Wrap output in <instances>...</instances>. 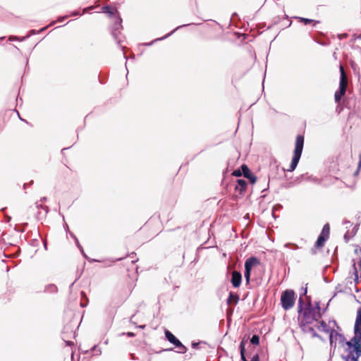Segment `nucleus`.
I'll return each instance as SVG.
<instances>
[{
    "mask_svg": "<svg viewBox=\"0 0 361 361\" xmlns=\"http://www.w3.org/2000/svg\"><path fill=\"white\" fill-rule=\"evenodd\" d=\"M302 306L303 300L300 297L298 300V321L302 330L306 331V327L310 326L314 322H317L322 317V314L318 303L316 306H313L309 302L304 309H302Z\"/></svg>",
    "mask_w": 361,
    "mask_h": 361,
    "instance_id": "f257e3e1",
    "label": "nucleus"
},
{
    "mask_svg": "<svg viewBox=\"0 0 361 361\" xmlns=\"http://www.w3.org/2000/svg\"><path fill=\"white\" fill-rule=\"evenodd\" d=\"M303 145L304 136L302 135H298L295 139L294 154L292 159V161L289 166V168L286 169L287 171H293L295 169L302 152Z\"/></svg>",
    "mask_w": 361,
    "mask_h": 361,
    "instance_id": "f03ea898",
    "label": "nucleus"
},
{
    "mask_svg": "<svg viewBox=\"0 0 361 361\" xmlns=\"http://www.w3.org/2000/svg\"><path fill=\"white\" fill-rule=\"evenodd\" d=\"M347 350L349 351V357L353 361H357L361 356V342L357 338H353L350 341L345 342Z\"/></svg>",
    "mask_w": 361,
    "mask_h": 361,
    "instance_id": "7ed1b4c3",
    "label": "nucleus"
},
{
    "mask_svg": "<svg viewBox=\"0 0 361 361\" xmlns=\"http://www.w3.org/2000/svg\"><path fill=\"white\" fill-rule=\"evenodd\" d=\"M295 302V293L293 290L287 289L282 292L281 296V305L285 310L291 309Z\"/></svg>",
    "mask_w": 361,
    "mask_h": 361,
    "instance_id": "20e7f679",
    "label": "nucleus"
},
{
    "mask_svg": "<svg viewBox=\"0 0 361 361\" xmlns=\"http://www.w3.org/2000/svg\"><path fill=\"white\" fill-rule=\"evenodd\" d=\"M341 71V78L339 83V90L335 92L334 99L337 104H339L342 97H343L346 92L348 87V77L345 72V69H340Z\"/></svg>",
    "mask_w": 361,
    "mask_h": 361,
    "instance_id": "39448f33",
    "label": "nucleus"
},
{
    "mask_svg": "<svg viewBox=\"0 0 361 361\" xmlns=\"http://www.w3.org/2000/svg\"><path fill=\"white\" fill-rule=\"evenodd\" d=\"M330 235V226L329 224H326L321 233L319 234L315 244L314 247L317 249H320L324 247L325 242L329 239Z\"/></svg>",
    "mask_w": 361,
    "mask_h": 361,
    "instance_id": "423d86ee",
    "label": "nucleus"
},
{
    "mask_svg": "<svg viewBox=\"0 0 361 361\" xmlns=\"http://www.w3.org/2000/svg\"><path fill=\"white\" fill-rule=\"evenodd\" d=\"M259 264V261L257 257H252L248 258L245 262V278L246 283L248 284L250 281L251 270L256 266Z\"/></svg>",
    "mask_w": 361,
    "mask_h": 361,
    "instance_id": "0eeeda50",
    "label": "nucleus"
},
{
    "mask_svg": "<svg viewBox=\"0 0 361 361\" xmlns=\"http://www.w3.org/2000/svg\"><path fill=\"white\" fill-rule=\"evenodd\" d=\"M329 341L330 344L334 348L336 347L337 344L344 346L345 345V338L344 336L334 329L331 331V334H329Z\"/></svg>",
    "mask_w": 361,
    "mask_h": 361,
    "instance_id": "6e6552de",
    "label": "nucleus"
},
{
    "mask_svg": "<svg viewBox=\"0 0 361 361\" xmlns=\"http://www.w3.org/2000/svg\"><path fill=\"white\" fill-rule=\"evenodd\" d=\"M165 336L167 340L175 345L177 348H178V353H185L187 351V348L185 345H183L181 342L169 330L165 331Z\"/></svg>",
    "mask_w": 361,
    "mask_h": 361,
    "instance_id": "1a4fd4ad",
    "label": "nucleus"
},
{
    "mask_svg": "<svg viewBox=\"0 0 361 361\" xmlns=\"http://www.w3.org/2000/svg\"><path fill=\"white\" fill-rule=\"evenodd\" d=\"M121 21V18H118L115 22L112 30V35L114 38L115 39L116 42L121 46L122 43V39L121 37H120V30L122 28Z\"/></svg>",
    "mask_w": 361,
    "mask_h": 361,
    "instance_id": "9d476101",
    "label": "nucleus"
},
{
    "mask_svg": "<svg viewBox=\"0 0 361 361\" xmlns=\"http://www.w3.org/2000/svg\"><path fill=\"white\" fill-rule=\"evenodd\" d=\"M241 169H242L243 176L245 178H248L250 180L251 183L254 184L256 183L257 177L250 171V170L247 166V165L243 164L241 166Z\"/></svg>",
    "mask_w": 361,
    "mask_h": 361,
    "instance_id": "9b49d317",
    "label": "nucleus"
},
{
    "mask_svg": "<svg viewBox=\"0 0 361 361\" xmlns=\"http://www.w3.org/2000/svg\"><path fill=\"white\" fill-rule=\"evenodd\" d=\"M242 275L238 271L232 272L231 283L234 288H238L241 284Z\"/></svg>",
    "mask_w": 361,
    "mask_h": 361,
    "instance_id": "f8f14e48",
    "label": "nucleus"
},
{
    "mask_svg": "<svg viewBox=\"0 0 361 361\" xmlns=\"http://www.w3.org/2000/svg\"><path fill=\"white\" fill-rule=\"evenodd\" d=\"M247 182L243 179H238L237 185L235 187V190H238L240 194L245 191Z\"/></svg>",
    "mask_w": 361,
    "mask_h": 361,
    "instance_id": "ddd939ff",
    "label": "nucleus"
},
{
    "mask_svg": "<svg viewBox=\"0 0 361 361\" xmlns=\"http://www.w3.org/2000/svg\"><path fill=\"white\" fill-rule=\"evenodd\" d=\"M239 301V296L237 294L230 293L229 296L227 299V304L231 305L232 304L236 305Z\"/></svg>",
    "mask_w": 361,
    "mask_h": 361,
    "instance_id": "4468645a",
    "label": "nucleus"
},
{
    "mask_svg": "<svg viewBox=\"0 0 361 361\" xmlns=\"http://www.w3.org/2000/svg\"><path fill=\"white\" fill-rule=\"evenodd\" d=\"M317 329L319 331H324L329 334H331V331L333 330L328 326V324L324 321H321L319 322V324L317 326Z\"/></svg>",
    "mask_w": 361,
    "mask_h": 361,
    "instance_id": "2eb2a0df",
    "label": "nucleus"
},
{
    "mask_svg": "<svg viewBox=\"0 0 361 361\" xmlns=\"http://www.w3.org/2000/svg\"><path fill=\"white\" fill-rule=\"evenodd\" d=\"M245 343L246 341L243 340L240 344V356L243 361H248L245 357Z\"/></svg>",
    "mask_w": 361,
    "mask_h": 361,
    "instance_id": "dca6fc26",
    "label": "nucleus"
},
{
    "mask_svg": "<svg viewBox=\"0 0 361 361\" xmlns=\"http://www.w3.org/2000/svg\"><path fill=\"white\" fill-rule=\"evenodd\" d=\"M353 338H357L361 342V324L357 326V322L355 324V336Z\"/></svg>",
    "mask_w": 361,
    "mask_h": 361,
    "instance_id": "f3484780",
    "label": "nucleus"
},
{
    "mask_svg": "<svg viewBox=\"0 0 361 361\" xmlns=\"http://www.w3.org/2000/svg\"><path fill=\"white\" fill-rule=\"evenodd\" d=\"M247 357L250 358L248 361H259V355L257 353H253L251 350L249 352Z\"/></svg>",
    "mask_w": 361,
    "mask_h": 361,
    "instance_id": "a211bd4d",
    "label": "nucleus"
},
{
    "mask_svg": "<svg viewBox=\"0 0 361 361\" xmlns=\"http://www.w3.org/2000/svg\"><path fill=\"white\" fill-rule=\"evenodd\" d=\"M103 10H104V13H109L110 16H113V15H114L115 11H116V9H115V8H111V6H104V7H103Z\"/></svg>",
    "mask_w": 361,
    "mask_h": 361,
    "instance_id": "6ab92c4d",
    "label": "nucleus"
},
{
    "mask_svg": "<svg viewBox=\"0 0 361 361\" xmlns=\"http://www.w3.org/2000/svg\"><path fill=\"white\" fill-rule=\"evenodd\" d=\"M190 24H187V25H180V26H178L176 28H175L173 31H171L170 33L167 34L166 35H165L164 37H161V38H158L157 39H155L154 42H156V41H158V40H162L164 39H166V37H169L171 35H172L175 31H176L177 30H178L179 28L182 27H184V26H187V25H189Z\"/></svg>",
    "mask_w": 361,
    "mask_h": 361,
    "instance_id": "aec40b11",
    "label": "nucleus"
},
{
    "mask_svg": "<svg viewBox=\"0 0 361 361\" xmlns=\"http://www.w3.org/2000/svg\"><path fill=\"white\" fill-rule=\"evenodd\" d=\"M250 342L253 344V345H259V336L257 335H253L251 340H250Z\"/></svg>",
    "mask_w": 361,
    "mask_h": 361,
    "instance_id": "412c9836",
    "label": "nucleus"
},
{
    "mask_svg": "<svg viewBox=\"0 0 361 361\" xmlns=\"http://www.w3.org/2000/svg\"><path fill=\"white\" fill-rule=\"evenodd\" d=\"M355 322H357V326H359L361 324V307L357 310Z\"/></svg>",
    "mask_w": 361,
    "mask_h": 361,
    "instance_id": "4be33fe9",
    "label": "nucleus"
},
{
    "mask_svg": "<svg viewBox=\"0 0 361 361\" xmlns=\"http://www.w3.org/2000/svg\"><path fill=\"white\" fill-rule=\"evenodd\" d=\"M300 22L304 23L305 25L310 24V23L313 22V20L309 19V18H299Z\"/></svg>",
    "mask_w": 361,
    "mask_h": 361,
    "instance_id": "5701e85b",
    "label": "nucleus"
},
{
    "mask_svg": "<svg viewBox=\"0 0 361 361\" xmlns=\"http://www.w3.org/2000/svg\"><path fill=\"white\" fill-rule=\"evenodd\" d=\"M306 331L312 332V337H319V335L315 332L314 329L311 326L306 327Z\"/></svg>",
    "mask_w": 361,
    "mask_h": 361,
    "instance_id": "b1692460",
    "label": "nucleus"
},
{
    "mask_svg": "<svg viewBox=\"0 0 361 361\" xmlns=\"http://www.w3.org/2000/svg\"><path fill=\"white\" fill-rule=\"evenodd\" d=\"M242 174H243V171H241L240 170H235L232 173V175L235 177H240L242 176Z\"/></svg>",
    "mask_w": 361,
    "mask_h": 361,
    "instance_id": "393cba45",
    "label": "nucleus"
},
{
    "mask_svg": "<svg viewBox=\"0 0 361 361\" xmlns=\"http://www.w3.org/2000/svg\"><path fill=\"white\" fill-rule=\"evenodd\" d=\"M348 36V35L347 33H342V34H338V37L339 39H345L347 38Z\"/></svg>",
    "mask_w": 361,
    "mask_h": 361,
    "instance_id": "a878e982",
    "label": "nucleus"
},
{
    "mask_svg": "<svg viewBox=\"0 0 361 361\" xmlns=\"http://www.w3.org/2000/svg\"><path fill=\"white\" fill-rule=\"evenodd\" d=\"M360 169H361V153L359 154V163H358L357 172H358Z\"/></svg>",
    "mask_w": 361,
    "mask_h": 361,
    "instance_id": "bb28decb",
    "label": "nucleus"
},
{
    "mask_svg": "<svg viewBox=\"0 0 361 361\" xmlns=\"http://www.w3.org/2000/svg\"><path fill=\"white\" fill-rule=\"evenodd\" d=\"M18 37H15V36H12V35L8 37L9 41H14V40H18Z\"/></svg>",
    "mask_w": 361,
    "mask_h": 361,
    "instance_id": "cd10ccee",
    "label": "nucleus"
},
{
    "mask_svg": "<svg viewBox=\"0 0 361 361\" xmlns=\"http://www.w3.org/2000/svg\"><path fill=\"white\" fill-rule=\"evenodd\" d=\"M70 16H63V17H61V18H59L58 19V21L59 22H63V20L64 19H66L68 17H69Z\"/></svg>",
    "mask_w": 361,
    "mask_h": 361,
    "instance_id": "c85d7f7f",
    "label": "nucleus"
},
{
    "mask_svg": "<svg viewBox=\"0 0 361 361\" xmlns=\"http://www.w3.org/2000/svg\"><path fill=\"white\" fill-rule=\"evenodd\" d=\"M344 239H345V241L346 243H348V242L349 241V239H350V238H349V237L348 236V235H347V234H345V235H344Z\"/></svg>",
    "mask_w": 361,
    "mask_h": 361,
    "instance_id": "c756f323",
    "label": "nucleus"
},
{
    "mask_svg": "<svg viewBox=\"0 0 361 361\" xmlns=\"http://www.w3.org/2000/svg\"><path fill=\"white\" fill-rule=\"evenodd\" d=\"M78 15H80L79 12L78 11H74L73 12L70 16H78Z\"/></svg>",
    "mask_w": 361,
    "mask_h": 361,
    "instance_id": "7c9ffc66",
    "label": "nucleus"
},
{
    "mask_svg": "<svg viewBox=\"0 0 361 361\" xmlns=\"http://www.w3.org/2000/svg\"><path fill=\"white\" fill-rule=\"evenodd\" d=\"M357 64H355L354 62H353V63H351V68H357Z\"/></svg>",
    "mask_w": 361,
    "mask_h": 361,
    "instance_id": "2f4dec72",
    "label": "nucleus"
},
{
    "mask_svg": "<svg viewBox=\"0 0 361 361\" xmlns=\"http://www.w3.org/2000/svg\"><path fill=\"white\" fill-rule=\"evenodd\" d=\"M358 251L361 252V247H360L359 249H358V248H356V249L355 250V252L356 253H357V252H358Z\"/></svg>",
    "mask_w": 361,
    "mask_h": 361,
    "instance_id": "473e14b6",
    "label": "nucleus"
},
{
    "mask_svg": "<svg viewBox=\"0 0 361 361\" xmlns=\"http://www.w3.org/2000/svg\"><path fill=\"white\" fill-rule=\"evenodd\" d=\"M199 345V343H192V347L193 348H196L197 345Z\"/></svg>",
    "mask_w": 361,
    "mask_h": 361,
    "instance_id": "72a5a7b5",
    "label": "nucleus"
},
{
    "mask_svg": "<svg viewBox=\"0 0 361 361\" xmlns=\"http://www.w3.org/2000/svg\"><path fill=\"white\" fill-rule=\"evenodd\" d=\"M46 29H47V27H43V28H42V29L40 30V32L44 31V30H45Z\"/></svg>",
    "mask_w": 361,
    "mask_h": 361,
    "instance_id": "f704fd0d",
    "label": "nucleus"
},
{
    "mask_svg": "<svg viewBox=\"0 0 361 361\" xmlns=\"http://www.w3.org/2000/svg\"><path fill=\"white\" fill-rule=\"evenodd\" d=\"M128 336H134V334H133V333H128Z\"/></svg>",
    "mask_w": 361,
    "mask_h": 361,
    "instance_id": "c9c22d12",
    "label": "nucleus"
},
{
    "mask_svg": "<svg viewBox=\"0 0 361 361\" xmlns=\"http://www.w3.org/2000/svg\"><path fill=\"white\" fill-rule=\"evenodd\" d=\"M31 32L32 34H35V31L34 30H32Z\"/></svg>",
    "mask_w": 361,
    "mask_h": 361,
    "instance_id": "e433bc0d",
    "label": "nucleus"
},
{
    "mask_svg": "<svg viewBox=\"0 0 361 361\" xmlns=\"http://www.w3.org/2000/svg\"><path fill=\"white\" fill-rule=\"evenodd\" d=\"M339 68H343V65L340 64Z\"/></svg>",
    "mask_w": 361,
    "mask_h": 361,
    "instance_id": "4c0bfd02",
    "label": "nucleus"
},
{
    "mask_svg": "<svg viewBox=\"0 0 361 361\" xmlns=\"http://www.w3.org/2000/svg\"><path fill=\"white\" fill-rule=\"evenodd\" d=\"M152 43H153V42L147 44V45H151V44H152Z\"/></svg>",
    "mask_w": 361,
    "mask_h": 361,
    "instance_id": "58836bf2",
    "label": "nucleus"
}]
</instances>
